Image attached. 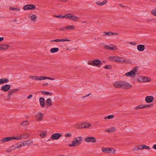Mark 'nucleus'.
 <instances>
[{"mask_svg": "<svg viewBox=\"0 0 156 156\" xmlns=\"http://www.w3.org/2000/svg\"><path fill=\"white\" fill-rule=\"evenodd\" d=\"M71 133H67L65 135V136L66 137H71Z\"/></svg>", "mask_w": 156, "mask_h": 156, "instance_id": "nucleus-53", "label": "nucleus"}, {"mask_svg": "<svg viewBox=\"0 0 156 156\" xmlns=\"http://www.w3.org/2000/svg\"><path fill=\"white\" fill-rule=\"evenodd\" d=\"M24 146V145H23V142L22 143V144H15L14 145V147H15V149L20 147H21L23 146Z\"/></svg>", "mask_w": 156, "mask_h": 156, "instance_id": "nucleus-33", "label": "nucleus"}, {"mask_svg": "<svg viewBox=\"0 0 156 156\" xmlns=\"http://www.w3.org/2000/svg\"><path fill=\"white\" fill-rule=\"evenodd\" d=\"M82 124L84 125L83 126V128L85 129L88 128L91 126V125L88 122H82Z\"/></svg>", "mask_w": 156, "mask_h": 156, "instance_id": "nucleus-23", "label": "nucleus"}, {"mask_svg": "<svg viewBox=\"0 0 156 156\" xmlns=\"http://www.w3.org/2000/svg\"><path fill=\"white\" fill-rule=\"evenodd\" d=\"M142 148H143V149H150V147H149L144 145L143 146Z\"/></svg>", "mask_w": 156, "mask_h": 156, "instance_id": "nucleus-50", "label": "nucleus"}, {"mask_svg": "<svg viewBox=\"0 0 156 156\" xmlns=\"http://www.w3.org/2000/svg\"><path fill=\"white\" fill-rule=\"evenodd\" d=\"M31 144V143L30 140L25 141L23 142V145H24V146L26 145H30Z\"/></svg>", "mask_w": 156, "mask_h": 156, "instance_id": "nucleus-30", "label": "nucleus"}, {"mask_svg": "<svg viewBox=\"0 0 156 156\" xmlns=\"http://www.w3.org/2000/svg\"><path fill=\"white\" fill-rule=\"evenodd\" d=\"M101 63V61L98 59H96L93 61L91 62H88V64L89 65L97 66H98V65Z\"/></svg>", "mask_w": 156, "mask_h": 156, "instance_id": "nucleus-7", "label": "nucleus"}, {"mask_svg": "<svg viewBox=\"0 0 156 156\" xmlns=\"http://www.w3.org/2000/svg\"><path fill=\"white\" fill-rule=\"evenodd\" d=\"M129 44H130L131 45H136V43L135 42H129Z\"/></svg>", "mask_w": 156, "mask_h": 156, "instance_id": "nucleus-54", "label": "nucleus"}, {"mask_svg": "<svg viewBox=\"0 0 156 156\" xmlns=\"http://www.w3.org/2000/svg\"><path fill=\"white\" fill-rule=\"evenodd\" d=\"M9 81L8 79L2 78L0 79V84H2L4 83H7Z\"/></svg>", "mask_w": 156, "mask_h": 156, "instance_id": "nucleus-27", "label": "nucleus"}, {"mask_svg": "<svg viewBox=\"0 0 156 156\" xmlns=\"http://www.w3.org/2000/svg\"><path fill=\"white\" fill-rule=\"evenodd\" d=\"M29 136V135L26 133H23L20 135L19 136L15 137V140H21L28 137Z\"/></svg>", "mask_w": 156, "mask_h": 156, "instance_id": "nucleus-8", "label": "nucleus"}, {"mask_svg": "<svg viewBox=\"0 0 156 156\" xmlns=\"http://www.w3.org/2000/svg\"><path fill=\"white\" fill-rule=\"evenodd\" d=\"M83 140V138L81 137H78L75 138L72 141V144H69L68 146L69 147H76L80 145Z\"/></svg>", "mask_w": 156, "mask_h": 156, "instance_id": "nucleus-1", "label": "nucleus"}, {"mask_svg": "<svg viewBox=\"0 0 156 156\" xmlns=\"http://www.w3.org/2000/svg\"><path fill=\"white\" fill-rule=\"evenodd\" d=\"M104 48H106L107 49H109V50H116L117 48L116 46L113 45L112 44H111L109 46H108L106 45H105L104 46Z\"/></svg>", "mask_w": 156, "mask_h": 156, "instance_id": "nucleus-15", "label": "nucleus"}, {"mask_svg": "<svg viewBox=\"0 0 156 156\" xmlns=\"http://www.w3.org/2000/svg\"><path fill=\"white\" fill-rule=\"evenodd\" d=\"M137 71V69L135 68L133 69L130 71L126 73L125 75L127 76H129L131 77H134L135 76V73Z\"/></svg>", "mask_w": 156, "mask_h": 156, "instance_id": "nucleus-5", "label": "nucleus"}, {"mask_svg": "<svg viewBox=\"0 0 156 156\" xmlns=\"http://www.w3.org/2000/svg\"><path fill=\"white\" fill-rule=\"evenodd\" d=\"M40 104L42 107H44L45 105L44 99L43 98H41L39 99Z\"/></svg>", "mask_w": 156, "mask_h": 156, "instance_id": "nucleus-26", "label": "nucleus"}, {"mask_svg": "<svg viewBox=\"0 0 156 156\" xmlns=\"http://www.w3.org/2000/svg\"><path fill=\"white\" fill-rule=\"evenodd\" d=\"M115 130V129L114 127L108 129H107L106 131L108 132H112Z\"/></svg>", "mask_w": 156, "mask_h": 156, "instance_id": "nucleus-36", "label": "nucleus"}, {"mask_svg": "<svg viewBox=\"0 0 156 156\" xmlns=\"http://www.w3.org/2000/svg\"><path fill=\"white\" fill-rule=\"evenodd\" d=\"M132 61L129 59L125 58L122 57H119V63L124 64H131Z\"/></svg>", "mask_w": 156, "mask_h": 156, "instance_id": "nucleus-4", "label": "nucleus"}, {"mask_svg": "<svg viewBox=\"0 0 156 156\" xmlns=\"http://www.w3.org/2000/svg\"><path fill=\"white\" fill-rule=\"evenodd\" d=\"M41 138H43L46 136V134L44 133H42L40 134Z\"/></svg>", "mask_w": 156, "mask_h": 156, "instance_id": "nucleus-46", "label": "nucleus"}, {"mask_svg": "<svg viewBox=\"0 0 156 156\" xmlns=\"http://www.w3.org/2000/svg\"><path fill=\"white\" fill-rule=\"evenodd\" d=\"M85 141L87 142L95 143L96 140L95 138L93 137H88L85 138Z\"/></svg>", "mask_w": 156, "mask_h": 156, "instance_id": "nucleus-13", "label": "nucleus"}, {"mask_svg": "<svg viewBox=\"0 0 156 156\" xmlns=\"http://www.w3.org/2000/svg\"><path fill=\"white\" fill-rule=\"evenodd\" d=\"M153 105L152 104H151V105H144V108H147V107H150L151 106H152Z\"/></svg>", "mask_w": 156, "mask_h": 156, "instance_id": "nucleus-51", "label": "nucleus"}, {"mask_svg": "<svg viewBox=\"0 0 156 156\" xmlns=\"http://www.w3.org/2000/svg\"><path fill=\"white\" fill-rule=\"evenodd\" d=\"M65 28L66 30H73L75 29V27L73 25H69L65 26Z\"/></svg>", "mask_w": 156, "mask_h": 156, "instance_id": "nucleus-28", "label": "nucleus"}, {"mask_svg": "<svg viewBox=\"0 0 156 156\" xmlns=\"http://www.w3.org/2000/svg\"><path fill=\"white\" fill-rule=\"evenodd\" d=\"M101 151L103 152L110 154H115L116 151V150L113 148L103 147L101 149Z\"/></svg>", "mask_w": 156, "mask_h": 156, "instance_id": "nucleus-3", "label": "nucleus"}, {"mask_svg": "<svg viewBox=\"0 0 156 156\" xmlns=\"http://www.w3.org/2000/svg\"><path fill=\"white\" fill-rule=\"evenodd\" d=\"M119 57H119V56H117V57L115 56V62H119Z\"/></svg>", "mask_w": 156, "mask_h": 156, "instance_id": "nucleus-49", "label": "nucleus"}, {"mask_svg": "<svg viewBox=\"0 0 156 156\" xmlns=\"http://www.w3.org/2000/svg\"><path fill=\"white\" fill-rule=\"evenodd\" d=\"M41 93L42 94L49 95H52V93L46 91H41Z\"/></svg>", "mask_w": 156, "mask_h": 156, "instance_id": "nucleus-32", "label": "nucleus"}, {"mask_svg": "<svg viewBox=\"0 0 156 156\" xmlns=\"http://www.w3.org/2000/svg\"><path fill=\"white\" fill-rule=\"evenodd\" d=\"M143 78L144 77L143 76L140 77L138 79V81L140 82H144V80L143 79Z\"/></svg>", "mask_w": 156, "mask_h": 156, "instance_id": "nucleus-42", "label": "nucleus"}, {"mask_svg": "<svg viewBox=\"0 0 156 156\" xmlns=\"http://www.w3.org/2000/svg\"><path fill=\"white\" fill-rule=\"evenodd\" d=\"M143 77L144 82H149L151 80V79L145 76H143Z\"/></svg>", "mask_w": 156, "mask_h": 156, "instance_id": "nucleus-35", "label": "nucleus"}, {"mask_svg": "<svg viewBox=\"0 0 156 156\" xmlns=\"http://www.w3.org/2000/svg\"><path fill=\"white\" fill-rule=\"evenodd\" d=\"M154 100V98L153 96H147L145 98V101L147 103L152 102Z\"/></svg>", "mask_w": 156, "mask_h": 156, "instance_id": "nucleus-16", "label": "nucleus"}, {"mask_svg": "<svg viewBox=\"0 0 156 156\" xmlns=\"http://www.w3.org/2000/svg\"><path fill=\"white\" fill-rule=\"evenodd\" d=\"M123 81H118L113 83V86L116 88H122V87Z\"/></svg>", "mask_w": 156, "mask_h": 156, "instance_id": "nucleus-9", "label": "nucleus"}, {"mask_svg": "<svg viewBox=\"0 0 156 156\" xmlns=\"http://www.w3.org/2000/svg\"><path fill=\"white\" fill-rule=\"evenodd\" d=\"M66 18L69 19L74 21H78L79 19V17L70 13H68L66 15Z\"/></svg>", "mask_w": 156, "mask_h": 156, "instance_id": "nucleus-6", "label": "nucleus"}, {"mask_svg": "<svg viewBox=\"0 0 156 156\" xmlns=\"http://www.w3.org/2000/svg\"><path fill=\"white\" fill-rule=\"evenodd\" d=\"M4 38L3 37H0V42H1L4 40Z\"/></svg>", "mask_w": 156, "mask_h": 156, "instance_id": "nucleus-58", "label": "nucleus"}, {"mask_svg": "<svg viewBox=\"0 0 156 156\" xmlns=\"http://www.w3.org/2000/svg\"><path fill=\"white\" fill-rule=\"evenodd\" d=\"M145 47L144 45L139 44L137 46V49L139 51H143L145 49Z\"/></svg>", "mask_w": 156, "mask_h": 156, "instance_id": "nucleus-21", "label": "nucleus"}, {"mask_svg": "<svg viewBox=\"0 0 156 156\" xmlns=\"http://www.w3.org/2000/svg\"><path fill=\"white\" fill-rule=\"evenodd\" d=\"M152 148H153L154 149L156 150V144L154 145L153 146Z\"/></svg>", "mask_w": 156, "mask_h": 156, "instance_id": "nucleus-59", "label": "nucleus"}, {"mask_svg": "<svg viewBox=\"0 0 156 156\" xmlns=\"http://www.w3.org/2000/svg\"><path fill=\"white\" fill-rule=\"evenodd\" d=\"M12 11H20V9L19 8H10Z\"/></svg>", "mask_w": 156, "mask_h": 156, "instance_id": "nucleus-40", "label": "nucleus"}, {"mask_svg": "<svg viewBox=\"0 0 156 156\" xmlns=\"http://www.w3.org/2000/svg\"><path fill=\"white\" fill-rule=\"evenodd\" d=\"M138 150H139V147L138 146H136L133 148V151H137Z\"/></svg>", "mask_w": 156, "mask_h": 156, "instance_id": "nucleus-47", "label": "nucleus"}, {"mask_svg": "<svg viewBox=\"0 0 156 156\" xmlns=\"http://www.w3.org/2000/svg\"><path fill=\"white\" fill-rule=\"evenodd\" d=\"M151 13L154 16H156V9H153L151 11Z\"/></svg>", "mask_w": 156, "mask_h": 156, "instance_id": "nucleus-45", "label": "nucleus"}, {"mask_svg": "<svg viewBox=\"0 0 156 156\" xmlns=\"http://www.w3.org/2000/svg\"><path fill=\"white\" fill-rule=\"evenodd\" d=\"M36 7L34 5H27L23 7V9L25 10H33L35 9Z\"/></svg>", "mask_w": 156, "mask_h": 156, "instance_id": "nucleus-11", "label": "nucleus"}, {"mask_svg": "<svg viewBox=\"0 0 156 156\" xmlns=\"http://www.w3.org/2000/svg\"><path fill=\"white\" fill-rule=\"evenodd\" d=\"M58 50V48H53L50 49V52L51 53H54L57 52Z\"/></svg>", "mask_w": 156, "mask_h": 156, "instance_id": "nucleus-31", "label": "nucleus"}, {"mask_svg": "<svg viewBox=\"0 0 156 156\" xmlns=\"http://www.w3.org/2000/svg\"><path fill=\"white\" fill-rule=\"evenodd\" d=\"M29 77L31 79H33L35 80H41L47 79L52 80H54V79H53L51 77H47L44 76H29Z\"/></svg>", "mask_w": 156, "mask_h": 156, "instance_id": "nucleus-2", "label": "nucleus"}, {"mask_svg": "<svg viewBox=\"0 0 156 156\" xmlns=\"http://www.w3.org/2000/svg\"><path fill=\"white\" fill-rule=\"evenodd\" d=\"M54 16L55 17H58L60 19H63V18H66V15H65L63 16H62V14H60L59 15Z\"/></svg>", "mask_w": 156, "mask_h": 156, "instance_id": "nucleus-37", "label": "nucleus"}, {"mask_svg": "<svg viewBox=\"0 0 156 156\" xmlns=\"http://www.w3.org/2000/svg\"><path fill=\"white\" fill-rule=\"evenodd\" d=\"M61 136V134L59 133H54L51 136V138L53 140H57Z\"/></svg>", "mask_w": 156, "mask_h": 156, "instance_id": "nucleus-18", "label": "nucleus"}, {"mask_svg": "<svg viewBox=\"0 0 156 156\" xmlns=\"http://www.w3.org/2000/svg\"><path fill=\"white\" fill-rule=\"evenodd\" d=\"M152 20H147V22H148V21H151Z\"/></svg>", "mask_w": 156, "mask_h": 156, "instance_id": "nucleus-63", "label": "nucleus"}, {"mask_svg": "<svg viewBox=\"0 0 156 156\" xmlns=\"http://www.w3.org/2000/svg\"><path fill=\"white\" fill-rule=\"evenodd\" d=\"M19 89H12L9 90L8 92V95L7 96L8 98L9 99L10 98V96L12 94L16 93L19 90Z\"/></svg>", "mask_w": 156, "mask_h": 156, "instance_id": "nucleus-14", "label": "nucleus"}, {"mask_svg": "<svg viewBox=\"0 0 156 156\" xmlns=\"http://www.w3.org/2000/svg\"><path fill=\"white\" fill-rule=\"evenodd\" d=\"M114 116L113 115H110L105 117V119H111L114 118Z\"/></svg>", "mask_w": 156, "mask_h": 156, "instance_id": "nucleus-41", "label": "nucleus"}, {"mask_svg": "<svg viewBox=\"0 0 156 156\" xmlns=\"http://www.w3.org/2000/svg\"><path fill=\"white\" fill-rule=\"evenodd\" d=\"M29 124V122L27 120V121H24L23 122H22L21 123V125L22 126H27V125H28Z\"/></svg>", "mask_w": 156, "mask_h": 156, "instance_id": "nucleus-39", "label": "nucleus"}, {"mask_svg": "<svg viewBox=\"0 0 156 156\" xmlns=\"http://www.w3.org/2000/svg\"><path fill=\"white\" fill-rule=\"evenodd\" d=\"M32 97V94H30L27 97V98L28 99H30Z\"/></svg>", "mask_w": 156, "mask_h": 156, "instance_id": "nucleus-57", "label": "nucleus"}, {"mask_svg": "<svg viewBox=\"0 0 156 156\" xmlns=\"http://www.w3.org/2000/svg\"><path fill=\"white\" fill-rule=\"evenodd\" d=\"M107 2V0H105L102 2H95V3L98 5L102 6L106 4Z\"/></svg>", "mask_w": 156, "mask_h": 156, "instance_id": "nucleus-25", "label": "nucleus"}, {"mask_svg": "<svg viewBox=\"0 0 156 156\" xmlns=\"http://www.w3.org/2000/svg\"><path fill=\"white\" fill-rule=\"evenodd\" d=\"M144 145H140L138 146L139 147V150L143 149L142 148L143 147V146Z\"/></svg>", "mask_w": 156, "mask_h": 156, "instance_id": "nucleus-52", "label": "nucleus"}, {"mask_svg": "<svg viewBox=\"0 0 156 156\" xmlns=\"http://www.w3.org/2000/svg\"><path fill=\"white\" fill-rule=\"evenodd\" d=\"M115 56H110L109 57V59L112 61H115Z\"/></svg>", "mask_w": 156, "mask_h": 156, "instance_id": "nucleus-44", "label": "nucleus"}, {"mask_svg": "<svg viewBox=\"0 0 156 156\" xmlns=\"http://www.w3.org/2000/svg\"><path fill=\"white\" fill-rule=\"evenodd\" d=\"M104 33L105 34V35L109 36L111 35H118V34L116 33H113L112 32H104Z\"/></svg>", "mask_w": 156, "mask_h": 156, "instance_id": "nucleus-24", "label": "nucleus"}, {"mask_svg": "<svg viewBox=\"0 0 156 156\" xmlns=\"http://www.w3.org/2000/svg\"><path fill=\"white\" fill-rule=\"evenodd\" d=\"M10 86L9 84H6L3 86L2 87V90L6 92L8 90H10Z\"/></svg>", "mask_w": 156, "mask_h": 156, "instance_id": "nucleus-19", "label": "nucleus"}, {"mask_svg": "<svg viewBox=\"0 0 156 156\" xmlns=\"http://www.w3.org/2000/svg\"><path fill=\"white\" fill-rule=\"evenodd\" d=\"M46 103L47 105L48 106H51L52 104V101L51 99H48L46 101Z\"/></svg>", "mask_w": 156, "mask_h": 156, "instance_id": "nucleus-29", "label": "nucleus"}, {"mask_svg": "<svg viewBox=\"0 0 156 156\" xmlns=\"http://www.w3.org/2000/svg\"><path fill=\"white\" fill-rule=\"evenodd\" d=\"M35 117L38 121H41L43 118L44 115L41 113L40 112H38L37 114L35 115Z\"/></svg>", "mask_w": 156, "mask_h": 156, "instance_id": "nucleus-12", "label": "nucleus"}, {"mask_svg": "<svg viewBox=\"0 0 156 156\" xmlns=\"http://www.w3.org/2000/svg\"><path fill=\"white\" fill-rule=\"evenodd\" d=\"M31 20H35L37 19V17L35 15L33 14L30 16Z\"/></svg>", "mask_w": 156, "mask_h": 156, "instance_id": "nucleus-43", "label": "nucleus"}, {"mask_svg": "<svg viewBox=\"0 0 156 156\" xmlns=\"http://www.w3.org/2000/svg\"><path fill=\"white\" fill-rule=\"evenodd\" d=\"M65 41H70V40H66L64 39H56L54 40H51L50 41V42H64Z\"/></svg>", "mask_w": 156, "mask_h": 156, "instance_id": "nucleus-22", "label": "nucleus"}, {"mask_svg": "<svg viewBox=\"0 0 156 156\" xmlns=\"http://www.w3.org/2000/svg\"><path fill=\"white\" fill-rule=\"evenodd\" d=\"M83 125L82 124V123L81 124H78L76 125V127L78 129H83Z\"/></svg>", "mask_w": 156, "mask_h": 156, "instance_id": "nucleus-38", "label": "nucleus"}, {"mask_svg": "<svg viewBox=\"0 0 156 156\" xmlns=\"http://www.w3.org/2000/svg\"><path fill=\"white\" fill-rule=\"evenodd\" d=\"M119 5L120 6H121V7H124V6H123L121 4H120Z\"/></svg>", "mask_w": 156, "mask_h": 156, "instance_id": "nucleus-61", "label": "nucleus"}, {"mask_svg": "<svg viewBox=\"0 0 156 156\" xmlns=\"http://www.w3.org/2000/svg\"><path fill=\"white\" fill-rule=\"evenodd\" d=\"M86 22H87V21H83V22H82V23H86Z\"/></svg>", "mask_w": 156, "mask_h": 156, "instance_id": "nucleus-62", "label": "nucleus"}, {"mask_svg": "<svg viewBox=\"0 0 156 156\" xmlns=\"http://www.w3.org/2000/svg\"><path fill=\"white\" fill-rule=\"evenodd\" d=\"M15 137H5L3 139H2L0 140L1 142L2 143H4L5 142L8 141H9L14 140L15 139Z\"/></svg>", "mask_w": 156, "mask_h": 156, "instance_id": "nucleus-17", "label": "nucleus"}, {"mask_svg": "<svg viewBox=\"0 0 156 156\" xmlns=\"http://www.w3.org/2000/svg\"><path fill=\"white\" fill-rule=\"evenodd\" d=\"M122 89H128L132 87V85L129 83L125 81H123Z\"/></svg>", "mask_w": 156, "mask_h": 156, "instance_id": "nucleus-10", "label": "nucleus"}, {"mask_svg": "<svg viewBox=\"0 0 156 156\" xmlns=\"http://www.w3.org/2000/svg\"><path fill=\"white\" fill-rule=\"evenodd\" d=\"M143 108H144V105H140L136 107L135 109L136 110H137L139 109H142Z\"/></svg>", "mask_w": 156, "mask_h": 156, "instance_id": "nucleus-34", "label": "nucleus"}, {"mask_svg": "<svg viewBox=\"0 0 156 156\" xmlns=\"http://www.w3.org/2000/svg\"><path fill=\"white\" fill-rule=\"evenodd\" d=\"M60 2H67L68 1L67 0H59Z\"/></svg>", "mask_w": 156, "mask_h": 156, "instance_id": "nucleus-60", "label": "nucleus"}, {"mask_svg": "<svg viewBox=\"0 0 156 156\" xmlns=\"http://www.w3.org/2000/svg\"><path fill=\"white\" fill-rule=\"evenodd\" d=\"M91 93L88 94L87 95H85V96H83V97H82V98H86L88 96H89L90 94H91Z\"/></svg>", "mask_w": 156, "mask_h": 156, "instance_id": "nucleus-56", "label": "nucleus"}, {"mask_svg": "<svg viewBox=\"0 0 156 156\" xmlns=\"http://www.w3.org/2000/svg\"><path fill=\"white\" fill-rule=\"evenodd\" d=\"M65 30H66V29L65 28V27L64 28H60L59 29V31H64Z\"/></svg>", "mask_w": 156, "mask_h": 156, "instance_id": "nucleus-55", "label": "nucleus"}, {"mask_svg": "<svg viewBox=\"0 0 156 156\" xmlns=\"http://www.w3.org/2000/svg\"><path fill=\"white\" fill-rule=\"evenodd\" d=\"M59 156H65L64 155H59Z\"/></svg>", "mask_w": 156, "mask_h": 156, "instance_id": "nucleus-64", "label": "nucleus"}, {"mask_svg": "<svg viewBox=\"0 0 156 156\" xmlns=\"http://www.w3.org/2000/svg\"><path fill=\"white\" fill-rule=\"evenodd\" d=\"M9 47V46L8 44H0V50H5L8 49Z\"/></svg>", "mask_w": 156, "mask_h": 156, "instance_id": "nucleus-20", "label": "nucleus"}, {"mask_svg": "<svg viewBox=\"0 0 156 156\" xmlns=\"http://www.w3.org/2000/svg\"><path fill=\"white\" fill-rule=\"evenodd\" d=\"M111 65H107L105 66L104 67V69H111Z\"/></svg>", "mask_w": 156, "mask_h": 156, "instance_id": "nucleus-48", "label": "nucleus"}]
</instances>
